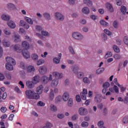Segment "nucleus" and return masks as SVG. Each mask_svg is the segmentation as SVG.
<instances>
[{
	"instance_id": "4468645a",
	"label": "nucleus",
	"mask_w": 128,
	"mask_h": 128,
	"mask_svg": "<svg viewBox=\"0 0 128 128\" xmlns=\"http://www.w3.org/2000/svg\"><path fill=\"white\" fill-rule=\"evenodd\" d=\"M40 76L38 75H36L33 78L32 82H34V84H38V82H40Z\"/></svg>"
},
{
	"instance_id": "774afa93",
	"label": "nucleus",
	"mask_w": 128,
	"mask_h": 128,
	"mask_svg": "<svg viewBox=\"0 0 128 128\" xmlns=\"http://www.w3.org/2000/svg\"><path fill=\"white\" fill-rule=\"evenodd\" d=\"M67 62L68 64H74V60H68Z\"/></svg>"
},
{
	"instance_id": "052dcab7",
	"label": "nucleus",
	"mask_w": 128,
	"mask_h": 128,
	"mask_svg": "<svg viewBox=\"0 0 128 128\" xmlns=\"http://www.w3.org/2000/svg\"><path fill=\"white\" fill-rule=\"evenodd\" d=\"M44 103L42 101H39L37 104L38 106H44Z\"/></svg>"
},
{
	"instance_id": "e2e57ef3",
	"label": "nucleus",
	"mask_w": 128,
	"mask_h": 128,
	"mask_svg": "<svg viewBox=\"0 0 128 128\" xmlns=\"http://www.w3.org/2000/svg\"><path fill=\"white\" fill-rule=\"evenodd\" d=\"M114 82L115 84L118 86L119 88H120L121 86H120V84H118V78H115L114 80Z\"/></svg>"
},
{
	"instance_id": "2f4dec72",
	"label": "nucleus",
	"mask_w": 128,
	"mask_h": 128,
	"mask_svg": "<svg viewBox=\"0 0 128 128\" xmlns=\"http://www.w3.org/2000/svg\"><path fill=\"white\" fill-rule=\"evenodd\" d=\"M32 58L34 62H37L38 60V56L36 54H32Z\"/></svg>"
},
{
	"instance_id": "b1692460",
	"label": "nucleus",
	"mask_w": 128,
	"mask_h": 128,
	"mask_svg": "<svg viewBox=\"0 0 128 128\" xmlns=\"http://www.w3.org/2000/svg\"><path fill=\"white\" fill-rule=\"evenodd\" d=\"M50 110H51V112H56L58 111V108L54 104H52L50 106Z\"/></svg>"
},
{
	"instance_id": "aec40b11",
	"label": "nucleus",
	"mask_w": 128,
	"mask_h": 128,
	"mask_svg": "<svg viewBox=\"0 0 128 128\" xmlns=\"http://www.w3.org/2000/svg\"><path fill=\"white\" fill-rule=\"evenodd\" d=\"M82 12L84 14H88L90 12V8L88 7H84L82 8Z\"/></svg>"
},
{
	"instance_id": "864d4df0",
	"label": "nucleus",
	"mask_w": 128,
	"mask_h": 128,
	"mask_svg": "<svg viewBox=\"0 0 128 128\" xmlns=\"http://www.w3.org/2000/svg\"><path fill=\"white\" fill-rule=\"evenodd\" d=\"M114 58H115V60H120V58H122V56L119 54H116L115 55H114Z\"/></svg>"
},
{
	"instance_id": "c03bdc74",
	"label": "nucleus",
	"mask_w": 128,
	"mask_h": 128,
	"mask_svg": "<svg viewBox=\"0 0 128 128\" xmlns=\"http://www.w3.org/2000/svg\"><path fill=\"white\" fill-rule=\"evenodd\" d=\"M110 56H112V52L108 51L105 55V58H110Z\"/></svg>"
},
{
	"instance_id": "f03ea898",
	"label": "nucleus",
	"mask_w": 128,
	"mask_h": 128,
	"mask_svg": "<svg viewBox=\"0 0 128 128\" xmlns=\"http://www.w3.org/2000/svg\"><path fill=\"white\" fill-rule=\"evenodd\" d=\"M72 36L76 40H84V36L80 33L74 32L72 34Z\"/></svg>"
},
{
	"instance_id": "6ab92c4d",
	"label": "nucleus",
	"mask_w": 128,
	"mask_h": 128,
	"mask_svg": "<svg viewBox=\"0 0 128 128\" xmlns=\"http://www.w3.org/2000/svg\"><path fill=\"white\" fill-rule=\"evenodd\" d=\"M41 82H42V84H46L48 82V78L46 76H44L42 77L41 78Z\"/></svg>"
},
{
	"instance_id": "58836bf2",
	"label": "nucleus",
	"mask_w": 128,
	"mask_h": 128,
	"mask_svg": "<svg viewBox=\"0 0 128 128\" xmlns=\"http://www.w3.org/2000/svg\"><path fill=\"white\" fill-rule=\"evenodd\" d=\"M112 48L115 52L118 54L120 52V48L116 45H114Z\"/></svg>"
},
{
	"instance_id": "20e7f679",
	"label": "nucleus",
	"mask_w": 128,
	"mask_h": 128,
	"mask_svg": "<svg viewBox=\"0 0 128 128\" xmlns=\"http://www.w3.org/2000/svg\"><path fill=\"white\" fill-rule=\"evenodd\" d=\"M78 114L80 116H86L88 114V110L84 107H81L78 109Z\"/></svg>"
},
{
	"instance_id": "5fc2aeb1",
	"label": "nucleus",
	"mask_w": 128,
	"mask_h": 128,
	"mask_svg": "<svg viewBox=\"0 0 128 128\" xmlns=\"http://www.w3.org/2000/svg\"><path fill=\"white\" fill-rule=\"evenodd\" d=\"M68 50L72 54H75L74 50V48H72V46H70L68 47Z\"/></svg>"
},
{
	"instance_id": "473e14b6",
	"label": "nucleus",
	"mask_w": 128,
	"mask_h": 128,
	"mask_svg": "<svg viewBox=\"0 0 128 128\" xmlns=\"http://www.w3.org/2000/svg\"><path fill=\"white\" fill-rule=\"evenodd\" d=\"M6 70H14V66L12 64H6Z\"/></svg>"
},
{
	"instance_id": "cd10ccee",
	"label": "nucleus",
	"mask_w": 128,
	"mask_h": 128,
	"mask_svg": "<svg viewBox=\"0 0 128 128\" xmlns=\"http://www.w3.org/2000/svg\"><path fill=\"white\" fill-rule=\"evenodd\" d=\"M2 42H3L4 46H6V48H8V46H10V43L6 39H4L2 41Z\"/></svg>"
},
{
	"instance_id": "423d86ee",
	"label": "nucleus",
	"mask_w": 128,
	"mask_h": 128,
	"mask_svg": "<svg viewBox=\"0 0 128 128\" xmlns=\"http://www.w3.org/2000/svg\"><path fill=\"white\" fill-rule=\"evenodd\" d=\"M62 53H60L58 54V58H54L53 59V62L54 64H58L60 62V59L62 58Z\"/></svg>"
},
{
	"instance_id": "0e129e2a",
	"label": "nucleus",
	"mask_w": 128,
	"mask_h": 128,
	"mask_svg": "<svg viewBox=\"0 0 128 128\" xmlns=\"http://www.w3.org/2000/svg\"><path fill=\"white\" fill-rule=\"evenodd\" d=\"M124 42L125 44L128 46V36H124Z\"/></svg>"
},
{
	"instance_id": "f704fd0d",
	"label": "nucleus",
	"mask_w": 128,
	"mask_h": 128,
	"mask_svg": "<svg viewBox=\"0 0 128 128\" xmlns=\"http://www.w3.org/2000/svg\"><path fill=\"white\" fill-rule=\"evenodd\" d=\"M24 20L27 22H28V24H34V21H32L30 18L25 16Z\"/></svg>"
},
{
	"instance_id": "69168bd1",
	"label": "nucleus",
	"mask_w": 128,
	"mask_h": 128,
	"mask_svg": "<svg viewBox=\"0 0 128 128\" xmlns=\"http://www.w3.org/2000/svg\"><path fill=\"white\" fill-rule=\"evenodd\" d=\"M104 121H100L98 122V126L99 128H102V126H104Z\"/></svg>"
},
{
	"instance_id": "6e6d98bb",
	"label": "nucleus",
	"mask_w": 128,
	"mask_h": 128,
	"mask_svg": "<svg viewBox=\"0 0 128 128\" xmlns=\"http://www.w3.org/2000/svg\"><path fill=\"white\" fill-rule=\"evenodd\" d=\"M104 32L106 33V34H107L108 36H111V34H112V32L108 30V29H105L104 30Z\"/></svg>"
},
{
	"instance_id": "f257e3e1",
	"label": "nucleus",
	"mask_w": 128,
	"mask_h": 128,
	"mask_svg": "<svg viewBox=\"0 0 128 128\" xmlns=\"http://www.w3.org/2000/svg\"><path fill=\"white\" fill-rule=\"evenodd\" d=\"M26 94L28 98H30L31 100H38L40 98V95L36 93L34 90H26Z\"/></svg>"
},
{
	"instance_id": "ddd939ff",
	"label": "nucleus",
	"mask_w": 128,
	"mask_h": 128,
	"mask_svg": "<svg viewBox=\"0 0 128 128\" xmlns=\"http://www.w3.org/2000/svg\"><path fill=\"white\" fill-rule=\"evenodd\" d=\"M62 98L64 102H68L70 98V93L66 92H64L62 96Z\"/></svg>"
},
{
	"instance_id": "e433bc0d",
	"label": "nucleus",
	"mask_w": 128,
	"mask_h": 128,
	"mask_svg": "<svg viewBox=\"0 0 128 128\" xmlns=\"http://www.w3.org/2000/svg\"><path fill=\"white\" fill-rule=\"evenodd\" d=\"M67 104L69 108H72V106H74V101L72 100V98H70L68 100Z\"/></svg>"
},
{
	"instance_id": "6e6552de",
	"label": "nucleus",
	"mask_w": 128,
	"mask_h": 128,
	"mask_svg": "<svg viewBox=\"0 0 128 128\" xmlns=\"http://www.w3.org/2000/svg\"><path fill=\"white\" fill-rule=\"evenodd\" d=\"M6 62H7L8 63L6 64H13V66H16V62L14 59L12 58V57H7L6 58Z\"/></svg>"
},
{
	"instance_id": "de8ad7c7",
	"label": "nucleus",
	"mask_w": 128,
	"mask_h": 128,
	"mask_svg": "<svg viewBox=\"0 0 128 128\" xmlns=\"http://www.w3.org/2000/svg\"><path fill=\"white\" fill-rule=\"evenodd\" d=\"M62 102V96H58L55 99V102L56 104H58V102Z\"/></svg>"
},
{
	"instance_id": "bf43d9fd",
	"label": "nucleus",
	"mask_w": 128,
	"mask_h": 128,
	"mask_svg": "<svg viewBox=\"0 0 128 128\" xmlns=\"http://www.w3.org/2000/svg\"><path fill=\"white\" fill-rule=\"evenodd\" d=\"M80 96L82 100H86V94L80 93Z\"/></svg>"
},
{
	"instance_id": "a211bd4d",
	"label": "nucleus",
	"mask_w": 128,
	"mask_h": 128,
	"mask_svg": "<svg viewBox=\"0 0 128 128\" xmlns=\"http://www.w3.org/2000/svg\"><path fill=\"white\" fill-rule=\"evenodd\" d=\"M43 16L46 20H52V17L50 16V14L48 12H44L43 14Z\"/></svg>"
},
{
	"instance_id": "f3484780",
	"label": "nucleus",
	"mask_w": 128,
	"mask_h": 128,
	"mask_svg": "<svg viewBox=\"0 0 128 128\" xmlns=\"http://www.w3.org/2000/svg\"><path fill=\"white\" fill-rule=\"evenodd\" d=\"M22 52L24 58H30V52H28V50H22Z\"/></svg>"
},
{
	"instance_id": "39448f33",
	"label": "nucleus",
	"mask_w": 128,
	"mask_h": 128,
	"mask_svg": "<svg viewBox=\"0 0 128 128\" xmlns=\"http://www.w3.org/2000/svg\"><path fill=\"white\" fill-rule=\"evenodd\" d=\"M102 96L100 94H96L95 96V97L94 98V100L96 102H98V104H100L102 100Z\"/></svg>"
},
{
	"instance_id": "0eeeda50",
	"label": "nucleus",
	"mask_w": 128,
	"mask_h": 128,
	"mask_svg": "<svg viewBox=\"0 0 128 128\" xmlns=\"http://www.w3.org/2000/svg\"><path fill=\"white\" fill-rule=\"evenodd\" d=\"M14 42H20V36L16 34V32H14V35L12 37Z\"/></svg>"
},
{
	"instance_id": "09e8293b",
	"label": "nucleus",
	"mask_w": 128,
	"mask_h": 128,
	"mask_svg": "<svg viewBox=\"0 0 128 128\" xmlns=\"http://www.w3.org/2000/svg\"><path fill=\"white\" fill-rule=\"evenodd\" d=\"M83 82L84 84H90V79L88 77H84L83 78Z\"/></svg>"
},
{
	"instance_id": "c9c22d12",
	"label": "nucleus",
	"mask_w": 128,
	"mask_h": 128,
	"mask_svg": "<svg viewBox=\"0 0 128 128\" xmlns=\"http://www.w3.org/2000/svg\"><path fill=\"white\" fill-rule=\"evenodd\" d=\"M44 126L47 128H52V126H54V124H52L50 122L47 121L45 123V126Z\"/></svg>"
},
{
	"instance_id": "4d7b16f0",
	"label": "nucleus",
	"mask_w": 128,
	"mask_h": 128,
	"mask_svg": "<svg viewBox=\"0 0 128 128\" xmlns=\"http://www.w3.org/2000/svg\"><path fill=\"white\" fill-rule=\"evenodd\" d=\"M112 24L114 28H118V21L114 20Z\"/></svg>"
},
{
	"instance_id": "4c0bfd02",
	"label": "nucleus",
	"mask_w": 128,
	"mask_h": 128,
	"mask_svg": "<svg viewBox=\"0 0 128 128\" xmlns=\"http://www.w3.org/2000/svg\"><path fill=\"white\" fill-rule=\"evenodd\" d=\"M76 76L78 78H84V73L82 72H78L76 74Z\"/></svg>"
},
{
	"instance_id": "680f3d73",
	"label": "nucleus",
	"mask_w": 128,
	"mask_h": 128,
	"mask_svg": "<svg viewBox=\"0 0 128 128\" xmlns=\"http://www.w3.org/2000/svg\"><path fill=\"white\" fill-rule=\"evenodd\" d=\"M113 88H114V90L115 91L116 93L118 94L119 90H118V86L114 85Z\"/></svg>"
},
{
	"instance_id": "dca6fc26",
	"label": "nucleus",
	"mask_w": 128,
	"mask_h": 128,
	"mask_svg": "<svg viewBox=\"0 0 128 128\" xmlns=\"http://www.w3.org/2000/svg\"><path fill=\"white\" fill-rule=\"evenodd\" d=\"M14 48L16 52H22V48L20 44H15L14 46Z\"/></svg>"
},
{
	"instance_id": "13d9d810",
	"label": "nucleus",
	"mask_w": 128,
	"mask_h": 128,
	"mask_svg": "<svg viewBox=\"0 0 128 128\" xmlns=\"http://www.w3.org/2000/svg\"><path fill=\"white\" fill-rule=\"evenodd\" d=\"M68 2L70 6H74L76 4V0H68Z\"/></svg>"
},
{
	"instance_id": "f8f14e48",
	"label": "nucleus",
	"mask_w": 128,
	"mask_h": 128,
	"mask_svg": "<svg viewBox=\"0 0 128 128\" xmlns=\"http://www.w3.org/2000/svg\"><path fill=\"white\" fill-rule=\"evenodd\" d=\"M43 88H44V86H42V85H40L39 86L37 87L36 89V92L38 96H40V94H42Z\"/></svg>"
},
{
	"instance_id": "2eb2a0df",
	"label": "nucleus",
	"mask_w": 128,
	"mask_h": 128,
	"mask_svg": "<svg viewBox=\"0 0 128 128\" xmlns=\"http://www.w3.org/2000/svg\"><path fill=\"white\" fill-rule=\"evenodd\" d=\"M26 86L29 88H32L34 86V84L32 81L28 80L26 82Z\"/></svg>"
},
{
	"instance_id": "393cba45",
	"label": "nucleus",
	"mask_w": 128,
	"mask_h": 128,
	"mask_svg": "<svg viewBox=\"0 0 128 128\" xmlns=\"http://www.w3.org/2000/svg\"><path fill=\"white\" fill-rule=\"evenodd\" d=\"M58 79L56 78L52 80L51 86H58Z\"/></svg>"
},
{
	"instance_id": "72a5a7b5",
	"label": "nucleus",
	"mask_w": 128,
	"mask_h": 128,
	"mask_svg": "<svg viewBox=\"0 0 128 128\" xmlns=\"http://www.w3.org/2000/svg\"><path fill=\"white\" fill-rule=\"evenodd\" d=\"M3 32L4 34H6V36H10L12 34V32L10 30L8 29V28H6L3 30Z\"/></svg>"
},
{
	"instance_id": "338daca9",
	"label": "nucleus",
	"mask_w": 128,
	"mask_h": 128,
	"mask_svg": "<svg viewBox=\"0 0 128 128\" xmlns=\"http://www.w3.org/2000/svg\"><path fill=\"white\" fill-rule=\"evenodd\" d=\"M6 110H7V109H6V107L2 106L0 108V111L2 112H3L4 114V112H6Z\"/></svg>"
},
{
	"instance_id": "3c124183",
	"label": "nucleus",
	"mask_w": 128,
	"mask_h": 128,
	"mask_svg": "<svg viewBox=\"0 0 128 128\" xmlns=\"http://www.w3.org/2000/svg\"><path fill=\"white\" fill-rule=\"evenodd\" d=\"M41 34L42 36H50V33L48 32L42 31Z\"/></svg>"
},
{
	"instance_id": "37998d69",
	"label": "nucleus",
	"mask_w": 128,
	"mask_h": 128,
	"mask_svg": "<svg viewBox=\"0 0 128 128\" xmlns=\"http://www.w3.org/2000/svg\"><path fill=\"white\" fill-rule=\"evenodd\" d=\"M120 10L123 14H125L126 12V7L125 6H122L120 8Z\"/></svg>"
},
{
	"instance_id": "bb28decb",
	"label": "nucleus",
	"mask_w": 128,
	"mask_h": 128,
	"mask_svg": "<svg viewBox=\"0 0 128 128\" xmlns=\"http://www.w3.org/2000/svg\"><path fill=\"white\" fill-rule=\"evenodd\" d=\"M2 20H10V17L8 15L4 14L1 16Z\"/></svg>"
},
{
	"instance_id": "4be33fe9",
	"label": "nucleus",
	"mask_w": 128,
	"mask_h": 128,
	"mask_svg": "<svg viewBox=\"0 0 128 128\" xmlns=\"http://www.w3.org/2000/svg\"><path fill=\"white\" fill-rule=\"evenodd\" d=\"M8 25L10 28H16V24L12 21H8Z\"/></svg>"
},
{
	"instance_id": "49530a36",
	"label": "nucleus",
	"mask_w": 128,
	"mask_h": 128,
	"mask_svg": "<svg viewBox=\"0 0 128 128\" xmlns=\"http://www.w3.org/2000/svg\"><path fill=\"white\" fill-rule=\"evenodd\" d=\"M81 126L82 128H88V122H83L81 124Z\"/></svg>"
},
{
	"instance_id": "1a4fd4ad",
	"label": "nucleus",
	"mask_w": 128,
	"mask_h": 128,
	"mask_svg": "<svg viewBox=\"0 0 128 128\" xmlns=\"http://www.w3.org/2000/svg\"><path fill=\"white\" fill-rule=\"evenodd\" d=\"M22 48H24L23 50H28L30 48V44L26 41H24L22 43Z\"/></svg>"
},
{
	"instance_id": "603ef678",
	"label": "nucleus",
	"mask_w": 128,
	"mask_h": 128,
	"mask_svg": "<svg viewBox=\"0 0 128 128\" xmlns=\"http://www.w3.org/2000/svg\"><path fill=\"white\" fill-rule=\"evenodd\" d=\"M44 64V60L42 59H40L37 61V64L38 66H40V64Z\"/></svg>"
},
{
	"instance_id": "8fccbe9b",
	"label": "nucleus",
	"mask_w": 128,
	"mask_h": 128,
	"mask_svg": "<svg viewBox=\"0 0 128 128\" xmlns=\"http://www.w3.org/2000/svg\"><path fill=\"white\" fill-rule=\"evenodd\" d=\"M110 82H105L102 85V88H110Z\"/></svg>"
},
{
	"instance_id": "7ed1b4c3",
	"label": "nucleus",
	"mask_w": 128,
	"mask_h": 128,
	"mask_svg": "<svg viewBox=\"0 0 128 128\" xmlns=\"http://www.w3.org/2000/svg\"><path fill=\"white\" fill-rule=\"evenodd\" d=\"M54 16L57 20H59V22H64V16L60 12H56L54 13Z\"/></svg>"
},
{
	"instance_id": "9d476101",
	"label": "nucleus",
	"mask_w": 128,
	"mask_h": 128,
	"mask_svg": "<svg viewBox=\"0 0 128 128\" xmlns=\"http://www.w3.org/2000/svg\"><path fill=\"white\" fill-rule=\"evenodd\" d=\"M46 67L44 66H42L39 68V72L40 74H46L47 72Z\"/></svg>"
},
{
	"instance_id": "79ce46f5",
	"label": "nucleus",
	"mask_w": 128,
	"mask_h": 128,
	"mask_svg": "<svg viewBox=\"0 0 128 128\" xmlns=\"http://www.w3.org/2000/svg\"><path fill=\"white\" fill-rule=\"evenodd\" d=\"M84 2L85 4H88V6H92V2L90 0H84Z\"/></svg>"
},
{
	"instance_id": "ea45409f",
	"label": "nucleus",
	"mask_w": 128,
	"mask_h": 128,
	"mask_svg": "<svg viewBox=\"0 0 128 128\" xmlns=\"http://www.w3.org/2000/svg\"><path fill=\"white\" fill-rule=\"evenodd\" d=\"M53 76L56 78H62V74L58 72H53Z\"/></svg>"
},
{
	"instance_id": "c756f323",
	"label": "nucleus",
	"mask_w": 128,
	"mask_h": 128,
	"mask_svg": "<svg viewBox=\"0 0 128 128\" xmlns=\"http://www.w3.org/2000/svg\"><path fill=\"white\" fill-rule=\"evenodd\" d=\"M104 68H100L96 70V74H100L104 72Z\"/></svg>"
},
{
	"instance_id": "5701e85b",
	"label": "nucleus",
	"mask_w": 128,
	"mask_h": 128,
	"mask_svg": "<svg viewBox=\"0 0 128 128\" xmlns=\"http://www.w3.org/2000/svg\"><path fill=\"white\" fill-rule=\"evenodd\" d=\"M7 8L8 10H16V6H14V4L12 3H8L7 4Z\"/></svg>"
},
{
	"instance_id": "a878e982",
	"label": "nucleus",
	"mask_w": 128,
	"mask_h": 128,
	"mask_svg": "<svg viewBox=\"0 0 128 128\" xmlns=\"http://www.w3.org/2000/svg\"><path fill=\"white\" fill-rule=\"evenodd\" d=\"M36 70L34 69V66H30L27 68V72H34Z\"/></svg>"
},
{
	"instance_id": "a18cd8bd",
	"label": "nucleus",
	"mask_w": 128,
	"mask_h": 128,
	"mask_svg": "<svg viewBox=\"0 0 128 128\" xmlns=\"http://www.w3.org/2000/svg\"><path fill=\"white\" fill-rule=\"evenodd\" d=\"M122 123L124 124H128V116H125L122 120Z\"/></svg>"
},
{
	"instance_id": "a19ab883",
	"label": "nucleus",
	"mask_w": 128,
	"mask_h": 128,
	"mask_svg": "<svg viewBox=\"0 0 128 128\" xmlns=\"http://www.w3.org/2000/svg\"><path fill=\"white\" fill-rule=\"evenodd\" d=\"M4 74L8 80H12V74L10 72H5Z\"/></svg>"
},
{
	"instance_id": "c85d7f7f",
	"label": "nucleus",
	"mask_w": 128,
	"mask_h": 128,
	"mask_svg": "<svg viewBox=\"0 0 128 128\" xmlns=\"http://www.w3.org/2000/svg\"><path fill=\"white\" fill-rule=\"evenodd\" d=\"M54 90H51L49 94V100H54Z\"/></svg>"
},
{
	"instance_id": "412c9836",
	"label": "nucleus",
	"mask_w": 128,
	"mask_h": 128,
	"mask_svg": "<svg viewBox=\"0 0 128 128\" xmlns=\"http://www.w3.org/2000/svg\"><path fill=\"white\" fill-rule=\"evenodd\" d=\"M106 6L108 12H114V8L110 4L106 3Z\"/></svg>"
},
{
	"instance_id": "7c9ffc66",
	"label": "nucleus",
	"mask_w": 128,
	"mask_h": 128,
	"mask_svg": "<svg viewBox=\"0 0 128 128\" xmlns=\"http://www.w3.org/2000/svg\"><path fill=\"white\" fill-rule=\"evenodd\" d=\"M100 24L103 26H108V22H106L104 20H100Z\"/></svg>"
},
{
	"instance_id": "9b49d317",
	"label": "nucleus",
	"mask_w": 128,
	"mask_h": 128,
	"mask_svg": "<svg viewBox=\"0 0 128 128\" xmlns=\"http://www.w3.org/2000/svg\"><path fill=\"white\" fill-rule=\"evenodd\" d=\"M71 70L74 74H78L80 70V67L78 66H73L71 67Z\"/></svg>"
}]
</instances>
